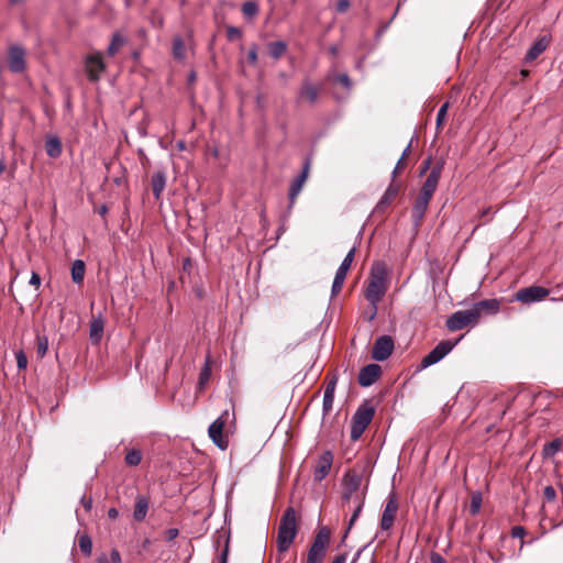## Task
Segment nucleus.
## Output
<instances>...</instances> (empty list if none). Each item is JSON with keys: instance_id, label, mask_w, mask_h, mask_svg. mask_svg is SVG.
I'll return each mask as SVG.
<instances>
[{"instance_id": "obj_1", "label": "nucleus", "mask_w": 563, "mask_h": 563, "mask_svg": "<svg viewBox=\"0 0 563 563\" xmlns=\"http://www.w3.org/2000/svg\"><path fill=\"white\" fill-rule=\"evenodd\" d=\"M298 533V516L294 507H287L280 518L277 533V550L286 552Z\"/></svg>"}, {"instance_id": "obj_2", "label": "nucleus", "mask_w": 563, "mask_h": 563, "mask_svg": "<svg viewBox=\"0 0 563 563\" xmlns=\"http://www.w3.org/2000/svg\"><path fill=\"white\" fill-rule=\"evenodd\" d=\"M387 268L385 263H376L373 265L365 297L369 303H378L385 296L387 290L386 285Z\"/></svg>"}, {"instance_id": "obj_3", "label": "nucleus", "mask_w": 563, "mask_h": 563, "mask_svg": "<svg viewBox=\"0 0 563 563\" xmlns=\"http://www.w3.org/2000/svg\"><path fill=\"white\" fill-rule=\"evenodd\" d=\"M331 530L328 527H322L316 534L312 544L308 551L306 563H322L327 548L330 544Z\"/></svg>"}, {"instance_id": "obj_4", "label": "nucleus", "mask_w": 563, "mask_h": 563, "mask_svg": "<svg viewBox=\"0 0 563 563\" xmlns=\"http://www.w3.org/2000/svg\"><path fill=\"white\" fill-rule=\"evenodd\" d=\"M375 415V410L372 406H368L366 404L360 406L357 410L355 411L353 418H352V426H351V439L357 440L361 438V435L364 433L371 421L373 420V417Z\"/></svg>"}, {"instance_id": "obj_5", "label": "nucleus", "mask_w": 563, "mask_h": 563, "mask_svg": "<svg viewBox=\"0 0 563 563\" xmlns=\"http://www.w3.org/2000/svg\"><path fill=\"white\" fill-rule=\"evenodd\" d=\"M230 418L229 410H224L208 429V433L212 442L221 450H225L229 445L228 439L223 435V429Z\"/></svg>"}, {"instance_id": "obj_6", "label": "nucleus", "mask_w": 563, "mask_h": 563, "mask_svg": "<svg viewBox=\"0 0 563 563\" xmlns=\"http://www.w3.org/2000/svg\"><path fill=\"white\" fill-rule=\"evenodd\" d=\"M478 319V312L472 307L468 310H459L454 312L446 320V327L450 331H459L468 324L476 323Z\"/></svg>"}, {"instance_id": "obj_7", "label": "nucleus", "mask_w": 563, "mask_h": 563, "mask_svg": "<svg viewBox=\"0 0 563 563\" xmlns=\"http://www.w3.org/2000/svg\"><path fill=\"white\" fill-rule=\"evenodd\" d=\"M457 341L443 340L439 342L422 360L421 367L427 368L444 358L455 346Z\"/></svg>"}, {"instance_id": "obj_8", "label": "nucleus", "mask_w": 563, "mask_h": 563, "mask_svg": "<svg viewBox=\"0 0 563 563\" xmlns=\"http://www.w3.org/2000/svg\"><path fill=\"white\" fill-rule=\"evenodd\" d=\"M362 484V476L355 472H347L343 479V500L355 501V496L361 495L364 498V494L360 492Z\"/></svg>"}, {"instance_id": "obj_9", "label": "nucleus", "mask_w": 563, "mask_h": 563, "mask_svg": "<svg viewBox=\"0 0 563 563\" xmlns=\"http://www.w3.org/2000/svg\"><path fill=\"white\" fill-rule=\"evenodd\" d=\"M395 349L394 340L390 335L378 336L372 349V358L378 362L386 361Z\"/></svg>"}, {"instance_id": "obj_10", "label": "nucleus", "mask_w": 563, "mask_h": 563, "mask_svg": "<svg viewBox=\"0 0 563 563\" xmlns=\"http://www.w3.org/2000/svg\"><path fill=\"white\" fill-rule=\"evenodd\" d=\"M25 49L20 45H12L8 49V68L13 74H21L25 70Z\"/></svg>"}, {"instance_id": "obj_11", "label": "nucleus", "mask_w": 563, "mask_h": 563, "mask_svg": "<svg viewBox=\"0 0 563 563\" xmlns=\"http://www.w3.org/2000/svg\"><path fill=\"white\" fill-rule=\"evenodd\" d=\"M444 165L445 162L443 158H440L439 161L435 162L422 185V188L420 190L421 194H424V196L430 197L433 196L434 191L437 190Z\"/></svg>"}, {"instance_id": "obj_12", "label": "nucleus", "mask_w": 563, "mask_h": 563, "mask_svg": "<svg viewBox=\"0 0 563 563\" xmlns=\"http://www.w3.org/2000/svg\"><path fill=\"white\" fill-rule=\"evenodd\" d=\"M549 295V290L541 286H530L517 291L516 299L522 303H532L543 300Z\"/></svg>"}, {"instance_id": "obj_13", "label": "nucleus", "mask_w": 563, "mask_h": 563, "mask_svg": "<svg viewBox=\"0 0 563 563\" xmlns=\"http://www.w3.org/2000/svg\"><path fill=\"white\" fill-rule=\"evenodd\" d=\"M86 73L90 81H98L106 65L100 53L90 54L85 59Z\"/></svg>"}, {"instance_id": "obj_14", "label": "nucleus", "mask_w": 563, "mask_h": 563, "mask_svg": "<svg viewBox=\"0 0 563 563\" xmlns=\"http://www.w3.org/2000/svg\"><path fill=\"white\" fill-rule=\"evenodd\" d=\"M333 463V454L330 451H324L317 460L313 467V478L316 482H321L329 474Z\"/></svg>"}, {"instance_id": "obj_15", "label": "nucleus", "mask_w": 563, "mask_h": 563, "mask_svg": "<svg viewBox=\"0 0 563 563\" xmlns=\"http://www.w3.org/2000/svg\"><path fill=\"white\" fill-rule=\"evenodd\" d=\"M398 510V501L394 493H391L387 499L385 509L380 519V528L383 530H389L393 525Z\"/></svg>"}, {"instance_id": "obj_16", "label": "nucleus", "mask_w": 563, "mask_h": 563, "mask_svg": "<svg viewBox=\"0 0 563 563\" xmlns=\"http://www.w3.org/2000/svg\"><path fill=\"white\" fill-rule=\"evenodd\" d=\"M310 168V162L307 159L303 164L302 172L292 180L289 188V209L295 205L297 196L300 194L303 184L308 178V173Z\"/></svg>"}, {"instance_id": "obj_17", "label": "nucleus", "mask_w": 563, "mask_h": 563, "mask_svg": "<svg viewBox=\"0 0 563 563\" xmlns=\"http://www.w3.org/2000/svg\"><path fill=\"white\" fill-rule=\"evenodd\" d=\"M380 373L382 368L378 364H368L361 368L357 377L358 384L362 387H368L376 382Z\"/></svg>"}, {"instance_id": "obj_18", "label": "nucleus", "mask_w": 563, "mask_h": 563, "mask_svg": "<svg viewBox=\"0 0 563 563\" xmlns=\"http://www.w3.org/2000/svg\"><path fill=\"white\" fill-rule=\"evenodd\" d=\"M320 91H321L320 86H317L309 80H305L299 90L298 99L306 100L310 104H313L318 100Z\"/></svg>"}, {"instance_id": "obj_19", "label": "nucleus", "mask_w": 563, "mask_h": 563, "mask_svg": "<svg viewBox=\"0 0 563 563\" xmlns=\"http://www.w3.org/2000/svg\"><path fill=\"white\" fill-rule=\"evenodd\" d=\"M431 198L432 197L424 196V194H421V192L418 195L416 202L413 205V208H412V218L417 225L423 219Z\"/></svg>"}, {"instance_id": "obj_20", "label": "nucleus", "mask_w": 563, "mask_h": 563, "mask_svg": "<svg viewBox=\"0 0 563 563\" xmlns=\"http://www.w3.org/2000/svg\"><path fill=\"white\" fill-rule=\"evenodd\" d=\"M549 38L543 36L539 38L533 45L529 48L525 56V60L527 63L533 62L538 56H540L549 46Z\"/></svg>"}, {"instance_id": "obj_21", "label": "nucleus", "mask_w": 563, "mask_h": 563, "mask_svg": "<svg viewBox=\"0 0 563 563\" xmlns=\"http://www.w3.org/2000/svg\"><path fill=\"white\" fill-rule=\"evenodd\" d=\"M166 174L164 170H158L152 175L151 186L155 199H159L166 187Z\"/></svg>"}, {"instance_id": "obj_22", "label": "nucleus", "mask_w": 563, "mask_h": 563, "mask_svg": "<svg viewBox=\"0 0 563 563\" xmlns=\"http://www.w3.org/2000/svg\"><path fill=\"white\" fill-rule=\"evenodd\" d=\"M500 302L497 299H485L473 305V308L478 312V318L486 312L489 314L497 313Z\"/></svg>"}, {"instance_id": "obj_23", "label": "nucleus", "mask_w": 563, "mask_h": 563, "mask_svg": "<svg viewBox=\"0 0 563 563\" xmlns=\"http://www.w3.org/2000/svg\"><path fill=\"white\" fill-rule=\"evenodd\" d=\"M45 151L46 154L52 158H57L60 156L63 146L59 137L49 136L45 142Z\"/></svg>"}, {"instance_id": "obj_24", "label": "nucleus", "mask_w": 563, "mask_h": 563, "mask_svg": "<svg viewBox=\"0 0 563 563\" xmlns=\"http://www.w3.org/2000/svg\"><path fill=\"white\" fill-rule=\"evenodd\" d=\"M148 510V499L145 496H137L135 500L133 518L142 521L146 517Z\"/></svg>"}, {"instance_id": "obj_25", "label": "nucleus", "mask_w": 563, "mask_h": 563, "mask_svg": "<svg viewBox=\"0 0 563 563\" xmlns=\"http://www.w3.org/2000/svg\"><path fill=\"white\" fill-rule=\"evenodd\" d=\"M86 272V264L81 260H76L71 264V279L75 284L81 285L84 283Z\"/></svg>"}, {"instance_id": "obj_26", "label": "nucleus", "mask_w": 563, "mask_h": 563, "mask_svg": "<svg viewBox=\"0 0 563 563\" xmlns=\"http://www.w3.org/2000/svg\"><path fill=\"white\" fill-rule=\"evenodd\" d=\"M399 192V186L396 184H390L387 189L385 190L384 195L382 196L380 200L378 201L376 208L383 209L386 206H388L398 195Z\"/></svg>"}, {"instance_id": "obj_27", "label": "nucleus", "mask_w": 563, "mask_h": 563, "mask_svg": "<svg viewBox=\"0 0 563 563\" xmlns=\"http://www.w3.org/2000/svg\"><path fill=\"white\" fill-rule=\"evenodd\" d=\"M354 255H355V246H353L349 252L347 254L345 255V257L343 258L341 265L339 266L336 273H335V277H339L341 279H344L346 278V274L351 267V264L353 262V258H354Z\"/></svg>"}, {"instance_id": "obj_28", "label": "nucleus", "mask_w": 563, "mask_h": 563, "mask_svg": "<svg viewBox=\"0 0 563 563\" xmlns=\"http://www.w3.org/2000/svg\"><path fill=\"white\" fill-rule=\"evenodd\" d=\"M103 329H104L103 319L100 316L97 318H93L90 323L91 340L98 342L103 334Z\"/></svg>"}, {"instance_id": "obj_29", "label": "nucleus", "mask_w": 563, "mask_h": 563, "mask_svg": "<svg viewBox=\"0 0 563 563\" xmlns=\"http://www.w3.org/2000/svg\"><path fill=\"white\" fill-rule=\"evenodd\" d=\"M126 43V37L120 33H114L108 46L107 53L109 56H114L120 48Z\"/></svg>"}, {"instance_id": "obj_30", "label": "nucleus", "mask_w": 563, "mask_h": 563, "mask_svg": "<svg viewBox=\"0 0 563 563\" xmlns=\"http://www.w3.org/2000/svg\"><path fill=\"white\" fill-rule=\"evenodd\" d=\"M563 441L560 438L554 439L550 443L543 446L542 455L543 459H550L554 456L562 448Z\"/></svg>"}, {"instance_id": "obj_31", "label": "nucleus", "mask_w": 563, "mask_h": 563, "mask_svg": "<svg viewBox=\"0 0 563 563\" xmlns=\"http://www.w3.org/2000/svg\"><path fill=\"white\" fill-rule=\"evenodd\" d=\"M268 48H269L271 56L273 58L277 59L285 54V52L287 49V45L283 41H276V42L269 43Z\"/></svg>"}, {"instance_id": "obj_32", "label": "nucleus", "mask_w": 563, "mask_h": 563, "mask_svg": "<svg viewBox=\"0 0 563 563\" xmlns=\"http://www.w3.org/2000/svg\"><path fill=\"white\" fill-rule=\"evenodd\" d=\"M355 504V509L350 518V521H349V526H347V530H346V533L349 532V530L352 528V526L355 523V521L357 520L362 509H363V506H364V498L361 496V495H356L355 496V501H353Z\"/></svg>"}, {"instance_id": "obj_33", "label": "nucleus", "mask_w": 563, "mask_h": 563, "mask_svg": "<svg viewBox=\"0 0 563 563\" xmlns=\"http://www.w3.org/2000/svg\"><path fill=\"white\" fill-rule=\"evenodd\" d=\"M78 545L80 548V551L86 556H90L91 555V552H92V541H91V538L88 534L84 533V534L79 536Z\"/></svg>"}, {"instance_id": "obj_34", "label": "nucleus", "mask_w": 563, "mask_h": 563, "mask_svg": "<svg viewBox=\"0 0 563 563\" xmlns=\"http://www.w3.org/2000/svg\"><path fill=\"white\" fill-rule=\"evenodd\" d=\"M211 377V366L209 358L206 360L200 374H199V387L202 389Z\"/></svg>"}, {"instance_id": "obj_35", "label": "nucleus", "mask_w": 563, "mask_h": 563, "mask_svg": "<svg viewBox=\"0 0 563 563\" xmlns=\"http://www.w3.org/2000/svg\"><path fill=\"white\" fill-rule=\"evenodd\" d=\"M185 52H186V47H185V43L184 41L180 38V37H176L174 41H173V55L176 59H184L185 58Z\"/></svg>"}, {"instance_id": "obj_36", "label": "nucleus", "mask_w": 563, "mask_h": 563, "mask_svg": "<svg viewBox=\"0 0 563 563\" xmlns=\"http://www.w3.org/2000/svg\"><path fill=\"white\" fill-rule=\"evenodd\" d=\"M48 350V339L46 335L36 336V354L38 357H44Z\"/></svg>"}, {"instance_id": "obj_37", "label": "nucleus", "mask_w": 563, "mask_h": 563, "mask_svg": "<svg viewBox=\"0 0 563 563\" xmlns=\"http://www.w3.org/2000/svg\"><path fill=\"white\" fill-rule=\"evenodd\" d=\"M242 12L245 18H254L258 13V4L255 1H246L242 4Z\"/></svg>"}, {"instance_id": "obj_38", "label": "nucleus", "mask_w": 563, "mask_h": 563, "mask_svg": "<svg viewBox=\"0 0 563 563\" xmlns=\"http://www.w3.org/2000/svg\"><path fill=\"white\" fill-rule=\"evenodd\" d=\"M482 494L481 493H473L471 497V504H470V512L475 516L479 512L481 506H482Z\"/></svg>"}, {"instance_id": "obj_39", "label": "nucleus", "mask_w": 563, "mask_h": 563, "mask_svg": "<svg viewBox=\"0 0 563 563\" xmlns=\"http://www.w3.org/2000/svg\"><path fill=\"white\" fill-rule=\"evenodd\" d=\"M142 461V453L141 451L139 450H131L128 452V454L125 455V463L130 466H136L141 463Z\"/></svg>"}, {"instance_id": "obj_40", "label": "nucleus", "mask_w": 563, "mask_h": 563, "mask_svg": "<svg viewBox=\"0 0 563 563\" xmlns=\"http://www.w3.org/2000/svg\"><path fill=\"white\" fill-rule=\"evenodd\" d=\"M333 400H334V394L325 393L323 394V401H322V411L323 415H329L333 407Z\"/></svg>"}, {"instance_id": "obj_41", "label": "nucleus", "mask_w": 563, "mask_h": 563, "mask_svg": "<svg viewBox=\"0 0 563 563\" xmlns=\"http://www.w3.org/2000/svg\"><path fill=\"white\" fill-rule=\"evenodd\" d=\"M333 80L342 85L347 91L352 88V81L347 74H339L334 77Z\"/></svg>"}, {"instance_id": "obj_42", "label": "nucleus", "mask_w": 563, "mask_h": 563, "mask_svg": "<svg viewBox=\"0 0 563 563\" xmlns=\"http://www.w3.org/2000/svg\"><path fill=\"white\" fill-rule=\"evenodd\" d=\"M448 108H449V102H445L443 103L439 111H438V114H437V128H441V125L443 124L444 122V119L446 117V112H448Z\"/></svg>"}, {"instance_id": "obj_43", "label": "nucleus", "mask_w": 563, "mask_h": 563, "mask_svg": "<svg viewBox=\"0 0 563 563\" xmlns=\"http://www.w3.org/2000/svg\"><path fill=\"white\" fill-rule=\"evenodd\" d=\"M227 37L229 41H235L242 37V32L236 26H228L227 27Z\"/></svg>"}, {"instance_id": "obj_44", "label": "nucleus", "mask_w": 563, "mask_h": 563, "mask_svg": "<svg viewBox=\"0 0 563 563\" xmlns=\"http://www.w3.org/2000/svg\"><path fill=\"white\" fill-rule=\"evenodd\" d=\"M16 366L19 369H24L27 366V357L23 351L16 353Z\"/></svg>"}, {"instance_id": "obj_45", "label": "nucleus", "mask_w": 563, "mask_h": 563, "mask_svg": "<svg viewBox=\"0 0 563 563\" xmlns=\"http://www.w3.org/2000/svg\"><path fill=\"white\" fill-rule=\"evenodd\" d=\"M343 284H344V279H341V278L334 276V279L332 283V288H331L332 296H336L341 291Z\"/></svg>"}, {"instance_id": "obj_46", "label": "nucleus", "mask_w": 563, "mask_h": 563, "mask_svg": "<svg viewBox=\"0 0 563 563\" xmlns=\"http://www.w3.org/2000/svg\"><path fill=\"white\" fill-rule=\"evenodd\" d=\"M257 48L258 47L256 44H252V46L249 49L247 60L252 65L256 64V62H257Z\"/></svg>"}, {"instance_id": "obj_47", "label": "nucleus", "mask_w": 563, "mask_h": 563, "mask_svg": "<svg viewBox=\"0 0 563 563\" xmlns=\"http://www.w3.org/2000/svg\"><path fill=\"white\" fill-rule=\"evenodd\" d=\"M543 496L548 501L555 500L556 492L553 486H545L543 489Z\"/></svg>"}, {"instance_id": "obj_48", "label": "nucleus", "mask_w": 563, "mask_h": 563, "mask_svg": "<svg viewBox=\"0 0 563 563\" xmlns=\"http://www.w3.org/2000/svg\"><path fill=\"white\" fill-rule=\"evenodd\" d=\"M228 555H229V538L225 540V545H224L223 550L221 551L218 563H228Z\"/></svg>"}, {"instance_id": "obj_49", "label": "nucleus", "mask_w": 563, "mask_h": 563, "mask_svg": "<svg viewBox=\"0 0 563 563\" xmlns=\"http://www.w3.org/2000/svg\"><path fill=\"white\" fill-rule=\"evenodd\" d=\"M525 534H526V530L521 526H515L511 529V537L512 538H522V537H525Z\"/></svg>"}, {"instance_id": "obj_50", "label": "nucleus", "mask_w": 563, "mask_h": 563, "mask_svg": "<svg viewBox=\"0 0 563 563\" xmlns=\"http://www.w3.org/2000/svg\"><path fill=\"white\" fill-rule=\"evenodd\" d=\"M350 8L349 0H339L336 2V11L340 13H344Z\"/></svg>"}, {"instance_id": "obj_51", "label": "nucleus", "mask_w": 563, "mask_h": 563, "mask_svg": "<svg viewBox=\"0 0 563 563\" xmlns=\"http://www.w3.org/2000/svg\"><path fill=\"white\" fill-rule=\"evenodd\" d=\"M431 162H432L431 156L427 157V158L422 162V164H421V166H420V176H422L423 174H426V173L430 169V167H431Z\"/></svg>"}, {"instance_id": "obj_52", "label": "nucleus", "mask_w": 563, "mask_h": 563, "mask_svg": "<svg viewBox=\"0 0 563 563\" xmlns=\"http://www.w3.org/2000/svg\"><path fill=\"white\" fill-rule=\"evenodd\" d=\"M110 563H121V554L117 549H112L110 552Z\"/></svg>"}, {"instance_id": "obj_53", "label": "nucleus", "mask_w": 563, "mask_h": 563, "mask_svg": "<svg viewBox=\"0 0 563 563\" xmlns=\"http://www.w3.org/2000/svg\"><path fill=\"white\" fill-rule=\"evenodd\" d=\"M430 563H446V561L441 554L432 552L430 555Z\"/></svg>"}, {"instance_id": "obj_54", "label": "nucleus", "mask_w": 563, "mask_h": 563, "mask_svg": "<svg viewBox=\"0 0 563 563\" xmlns=\"http://www.w3.org/2000/svg\"><path fill=\"white\" fill-rule=\"evenodd\" d=\"M29 284L32 285V286H35L36 288L40 287V285H41V277H40V275L37 273H35V272H32V275H31Z\"/></svg>"}, {"instance_id": "obj_55", "label": "nucleus", "mask_w": 563, "mask_h": 563, "mask_svg": "<svg viewBox=\"0 0 563 563\" xmlns=\"http://www.w3.org/2000/svg\"><path fill=\"white\" fill-rule=\"evenodd\" d=\"M178 534H179L178 529H176V528H170V529H168V530L166 531V539H167L168 541H172V540L176 539V538L178 537Z\"/></svg>"}, {"instance_id": "obj_56", "label": "nucleus", "mask_w": 563, "mask_h": 563, "mask_svg": "<svg viewBox=\"0 0 563 563\" xmlns=\"http://www.w3.org/2000/svg\"><path fill=\"white\" fill-rule=\"evenodd\" d=\"M335 386H336V377H333L325 386V389L324 391L325 393H331V394H334L335 391Z\"/></svg>"}, {"instance_id": "obj_57", "label": "nucleus", "mask_w": 563, "mask_h": 563, "mask_svg": "<svg viewBox=\"0 0 563 563\" xmlns=\"http://www.w3.org/2000/svg\"><path fill=\"white\" fill-rule=\"evenodd\" d=\"M372 308L367 316L368 321H373L377 314V303H371Z\"/></svg>"}, {"instance_id": "obj_58", "label": "nucleus", "mask_w": 563, "mask_h": 563, "mask_svg": "<svg viewBox=\"0 0 563 563\" xmlns=\"http://www.w3.org/2000/svg\"><path fill=\"white\" fill-rule=\"evenodd\" d=\"M81 504L85 507L86 510H90L92 506V499L86 498L85 496L81 498Z\"/></svg>"}, {"instance_id": "obj_59", "label": "nucleus", "mask_w": 563, "mask_h": 563, "mask_svg": "<svg viewBox=\"0 0 563 563\" xmlns=\"http://www.w3.org/2000/svg\"><path fill=\"white\" fill-rule=\"evenodd\" d=\"M108 517H109L110 519H117V518L119 517V510H118L117 508H113V507H112V508H110V509L108 510Z\"/></svg>"}, {"instance_id": "obj_60", "label": "nucleus", "mask_w": 563, "mask_h": 563, "mask_svg": "<svg viewBox=\"0 0 563 563\" xmlns=\"http://www.w3.org/2000/svg\"><path fill=\"white\" fill-rule=\"evenodd\" d=\"M402 161H404V158H402V157H400V158L398 159V162H397V164H396V166H395V168H394V170H393V178H395V177H396V175H397V173H398V169H399V168L401 167V165H402Z\"/></svg>"}, {"instance_id": "obj_61", "label": "nucleus", "mask_w": 563, "mask_h": 563, "mask_svg": "<svg viewBox=\"0 0 563 563\" xmlns=\"http://www.w3.org/2000/svg\"><path fill=\"white\" fill-rule=\"evenodd\" d=\"M415 136L410 140L409 144L406 146V148L404 150L402 154H401V157L405 158L409 153H410V150H411V145H412V141H413Z\"/></svg>"}, {"instance_id": "obj_62", "label": "nucleus", "mask_w": 563, "mask_h": 563, "mask_svg": "<svg viewBox=\"0 0 563 563\" xmlns=\"http://www.w3.org/2000/svg\"><path fill=\"white\" fill-rule=\"evenodd\" d=\"M346 558L344 554L335 556V559L332 561V563H345Z\"/></svg>"}, {"instance_id": "obj_63", "label": "nucleus", "mask_w": 563, "mask_h": 563, "mask_svg": "<svg viewBox=\"0 0 563 563\" xmlns=\"http://www.w3.org/2000/svg\"><path fill=\"white\" fill-rule=\"evenodd\" d=\"M98 563H110V561L104 554H102L98 558Z\"/></svg>"}, {"instance_id": "obj_64", "label": "nucleus", "mask_w": 563, "mask_h": 563, "mask_svg": "<svg viewBox=\"0 0 563 563\" xmlns=\"http://www.w3.org/2000/svg\"><path fill=\"white\" fill-rule=\"evenodd\" d=\"M107 212H108V208H107V206H104V205H102V206L99 208V210H98V213H99L100 216H104Z\"/></svg>"}]
</instances>
